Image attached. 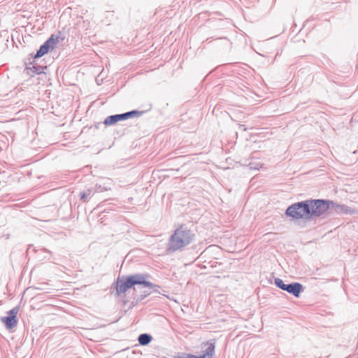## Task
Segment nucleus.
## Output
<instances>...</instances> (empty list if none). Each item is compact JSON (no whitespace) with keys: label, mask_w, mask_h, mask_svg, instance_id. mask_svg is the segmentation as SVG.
<instances>
[{"label":"nucleus","mask_w":358,"mask_h":358,"mask_svg":"<svg viewBox=\"0 0 358 358\" xmlns=\"http://www.w3.org/2000/svg\"><path fill=\"white\" fill-rule=\"evenodd\" d=\"M147 275L141 274L131 275L127 277L118 278L115 282V289L117 294L125 293L136 285H141L145 287L153 288L157 287L146 280Z\"/></svg>","instance_id":"nucleus-2"},{"label":"nucleus","mask_w":358,"mask_h":358,"mask_svg":"<svg viewBox=\"0 0 358 358\" xmlns=\"http://www.w3.org/2000/svg\"><path fill=\"white\" fill-rule=\"evenodd\" d=\"M194 234L185 225L177 228L171 236L167 250L173 252L189 245L194 238Z\"/></svg>","instance_id":"nucleus-1"},{"label":"nucleus","mask_w":358,"mask_h":358,"mask_svg":"<svg viewBox=\"0 0 358 358\" xmlns=\"http://www.w3.org/2000/svg\"><path fill=\"white\" fill-rule=\"evenodd\" d=\"M202 355L199 356L186 354L177 358H214L215 352V340L212 339L201 343Z\"/></svg>","instance_id":"nucleus-5"},{"label":"nucleus","mask_w":358,"mask_h":358,"mask_svg":"<svg viewBox=\"0 0 358 358\" xmlns=\"http://www.w3.org/2000/svg\"><path fill=\"white\" fill-rule=\"evenodd\" d=\"M307 201L292 204L286 210V214L296 220H309V210Z\"/></svg>","instance_id":"nucleus-3"},{"label":"nucleus","mask_w":358,"mask_h":358,"mask_svg":"<svg viewBox=\"0 0 358 358\" xmlns=\"http://www.w3.org/2000/svg\"><path fill=\"white\" fill-rule=\"evenodd\" d=\"M151 341V336L148 334H141L138 337V342L141 345H145Z\"/></svg>","instance_id":"nucleus-10"},{"label":"nucleus","mask_w":358,"mask_h":358,"mask_svg":"<svg viewBox=\"0 0 358 358\" xmlns=\"http://www.w3.org/2000/svg\"><path fill=\"white\" fill-rule=\"evenodd\" d=\"M59 42V37L57 35H51V36L45 41V43L40 47L37 51L35 57H41L48 53L50 50L54 49Z\"/></svg>","instance_id":"nucleus-6"},{"label":"nucleus","mask_w":358,"mask_h":358,"mask_svg":"<svg viewBox=\"0 0 358 358\" xmlns=\"http://www.w3.org/2000/svg\"><path fill=\"white\" fill-rule=\"evenodd\" d=\"M302 290V285L300 283L294 282L287 285L285 287V291L292 294L294 296L298 297Z\"/></svg>","instance_id":"nucleus-9"},{"label":"nucleus","mask_w":358,"mask_h":358,"mask_svg":"<svg viewBox=\"0 0 358 358\" xmlns=\"http://www.w3.org/2000/svg\"><path fill=\"white\" fill-rule=\"evenodd\" d=\"M136 113H138V112L131 111V112L121 114V115H110V116L107 117L105 119L103 123L106 126L113 125L120 120H123L127 119L129 117H131L132 115V114H136Z\"/></svg>","instance_id":"nucleus-8"},{"label":"nucleus","mask_w":358,"mask_h":358,"mask_svg":"<svg viewBox=\"0 0 358 358\" xmlns=\"http://www.w3.org/2000/svg\"><path fill=\"white\" fill-rule=\"evenodd\" d=\"M18 313V308H14L8 312V316L1 317V322L5 324L6 327L11 329L15 327L17 324V315Z\"/></svg>","instance_id":"nucleus-7"},{"label":"nucleus","mask_w":358,"mask_h":358,"mask_svg":"<svg viewBox=\"0 0 358 358\" xmlns=\"http://www.w3.org/2000/svg\"><path fill=\"white\" fill-rule=\"evenodd\" d=\"M341 210H343V206H341Z\"/></svg>","instance_id":"nucleus-12"},{"label":"nucleus","mask_w":358,"mask_h":358,"mask_svg":"<svg viewBox=\"0 0 358 358\" xmlns=\"http://www.w3.org/2000/svg\"><path fill=\"white\" fill-rule=\"evenodd\" d=\"M275 284L278 287H280V289H282L283 290H285V287H286V286H287V285L285 284L283 282V281L280 279H276Z\"/></svg>","instance_id":"nucleus-11"},{"label":"nucleus","mask_w":358,"mask_h":358,"mask_svg":"<svg viewBox=\"0 0 358 358\" xmlns=\"http://www.w3.org/2000/svg\"><path fill=\"white\" fill-rule=\"evenodd\" d=\"M309 219L324 214L329 208L330 202L324 200H308Z\"/></svg>","instance_id":"nucleus-4"}]
</instances>
